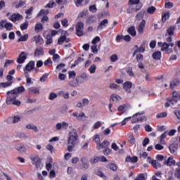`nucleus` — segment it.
<instances>
[{"label": "nucleus", "instance_id": "nucleus-25", "mask_svg": "<svg viewBox=\"0 0 180 180\" xmlns=\"http://www.w3.org/2000/svg\"><path fill=\"white\" fill-rule=\"evenodd\" d=\"M162 51H165V53H168L169 51V44L166 42L163 43L161 48Z\"/></svg>", "mask_w": 180, "mask_h": 180}, {"label": "nucleus", "instance_id": "nucleus-53", "mask_svg": "<svg viewBox=\"0 0 180 180\" xmlns=\"http://www.w3.org/2000/svg\"><path fill=\"white\" fill-rule=\"evenodd\" d=\"M56 98H57V94L54 92L50 93L49 98V101H54Z\"/></svg>", "mask_w": 180, "mask_h": 180}, {"label": "nucleus", "instance_id": "nucleus-7", "mask_svg": "<svg viewBox=\"0 0 180 180\" xmlns=\"http://www.w3.org/2000/svg\"><path fill=\"white\" fill-rule=\"evenodd\" d=\"M26 58H27V54L25 52H21L17 59V63H18V64H23Z\"/></svg>", "mask_w": 180, "mask_h": 180}, {"label": "nucleus", "instance_id": "nucleus-39", "mask_svg": "<svg viewBox=\"0 0 180 180\" xmlns=\"http://www.w3.org/2000/svg\"><path fill=\"white\" fill-rule=\"evenodd\" d=\"M10 119L12 120V123H18V122H20V117H19V115L11 117Z\"/></svg>", "mask_w": 180, "mask_h": 180}, {"label": "nucleus", "instance_id": "nucleus-49", "mask_svg": "<svg viewBox=\"0 0 180 180\" xmlns=\"http://www.w3.org/2000/svg\"><path fill=\"white\" fill-rule=\"evenodd\" d=\"M99 161V158L98 156H94L93 158L90 160V164H96Z\"/></svg>", "mask_w": 180, "mask_h": 180}, {"label": "nucleus", "instance_id": "nucleus-24", "mask_svg": "<svg viewBox=\"0 0 180 180\" xmlns=\"http://www.w3.org/2000/svg\"><path fill=\"white\" fill-rule=\"evenodd\" d=\"M137 161H139V158H137V156H133V157L128 156L126 158L127 162H137Z\"/></svg>", "mask_w": 180, "mask_h": 180}, {"label": "nucleus", "instance_id": "nucleus-19", "mask_svg": "<svg viewBox=\"0 0 180 180\" xmlns=\"http://www.w3.org/2000/svg\"><path fill=\"white\" fill-rule=\"evenodd\" d=\"M133 84L131 83V82H125L122 86L123 88L125 91H127V92H130V91L129 89H130V88H131Z\"/></svg>", "mask_w": 180, "mask_h": 180}, {"label": "nucleus", "instance_id": "nucleus-34", "mask_svg": "<svg viewBox=\"0 0 180 180\" xmlns=\"http://www.w3.org/2000/svg\"><path fill=\"white\" fill-rule=\"evenodd\" d=\"M59 95L62 96V98H64V99H68V98H70V93L68 92L60 91Z\"/></svg>", "mask_w": 180, "mask_h": 180}, {"label": "nucleus", "instance_id": "nucleus-60", "mask_svg": "<svg viewBox=\"0 0 180 180\" xmlns=\"http://www.w3.org/2000/svg\"><path fill=\"white\" fill-rule=\"evenodd\" d=\"M148 13L153 14L154 12H155V7L154 6H150L147 9Z\"/></svg>", "mask_w": 180, "mask_h": 180}, {"label": "nucleus", "instance_id": "nucleus-29", "mask_svg": "<svg viewBox=\"0 0 180 180\" xmlns=\"http://www.w3.org/2000/svg\"><path fill=\"white\" fill-rule=\"evenodd\" d=\"M41 30H43V25H41L40 22L37 23L35 25L34 31L37 33Z\"/></svg>", "mask_w": 180, "mask_h": 180}, {"label": "nucleus", "instance_id": "nucleus-51", "mask_svg": "<svg viewBox=\"0 0 180 180\" xmlns=\"http://www.w3.org/2000/svg\"><path fill=\"white\" fill-rule=\"evenodd\" d=\"M4 27L5 29H6V30H11L12 28L13 27V25L11 22H7Z\"/></svg>", "mask_w": 180, "mask_h": 180}, {"label": "nucleus", "instance_id": "nucleus-43", "mask_svg": "<svg viewBox=\"0 0 180 180\" xmlns=\"http://www.w3.org/2000/svg\"><path fill=\"white\" fill-rule=\"evenodd\" d=\"M93 141H94L95 143H96V144H99L100 141H101V138L99 136L98 134H96L93 136L92 139Z\"/></svg>", "mask_w": 180, "mask_h": 180}, {"label": "nucleus", "instance_id": "nucleus-37", "mask_svg": "<svg viewBox=\"0 0 180 180\" xmlns=\"http://www.w3.org/2000/svg\"><path fill=\"white\" fill-rule=\"evenodd\" d=\"M30 95H34L36 94H40V90L37 88L31 89L29 90Z\"/></svg>", "mask_w": 180, "mask_h": 180}, {"label": "nucleus", "instance_id": "nucleus-32", "mask_svg": "<svg viewBox=\"0 0 180 180\" xmlns=\"http://www.w3.org/2000/svg\"><path fill=\"white\" fill-rule=\"evenodd\" d=\"M144 11H140L139 13H138L136 15V20H141V19L144 18Z\"/></svg>", "mask_w": 180, "mask_h": 180}, {"label": "nucleus", "instance_id": "nucleus-21", "mask_svg": "<svg viewBox=\"0 0 180 180\" xmlns=\"http://www.w3.org/2000/svg\"><path fill=\"white\" fill-rule=\"evenodd\" d=\"M178 85H179V81H178L176 79H174L170 82L169 88L170 89H174V88L178 86Z\"/></svg>", "mask_w": 180, "mask_h": 180}, {"label": "nucleus", "instance_id": "nucleus-42", "mask_svg": "<svg viewBox=\"0 0 180 180\" xmlns=\"http://www.w3.org/2000/svg\"><path fill=\"white\" fill-rule=\"evenodd\" d=\"M27 27H29V22L28 21H25V22H23L20 25L21 30H26V29H27Z\"/></svg>", "mask_w": 180, "mask_h": 180}, {"label": "nucleus", "instance_id": "nucleus-18", "mask_svg": "<svg viewBox=\"0 0 180 180\" xmlns=\"http://www.w3.org/2000/svg\"><path fill=\"white\" fill-rule=\"evenodd\" d=\"M108 23H109V22L108 21V19H104L103 20H102L97 30H102V29H103V27H106V25H108Z\"/></svg>", "mask_w": 180, "mask_h": 180}, {"label": "nucleus", "instance_id": "nucleus-38", "mask_svg": "<svg viewBox=\"0 0 180 180\" xmlns=\"http://www.w3.org/2000/svg\"><path fill=\"white\" fill-rule=\"evenodd\" d=\"M89 71L90 74H95V72H96V65H91L89 69Z\"/></svg>", "mask_w": 180, "mask_h": 180}, {"label": "nucleus", "instance_id": "nucleus-58", "mask_svg": "<svg viewBox=\"0 0 180 180\" xmlns=\"http://www.w3.org/2000/svg\"><path fill=\"white\" fill-rule=\"evenodd\" d=\"M62 26L64 27H68V20L67 18L63 19L61 20Z\"/></svg>", "mask_w": 180, "mask_h": 180}, {"label": "nucleus", "instance_id": "nucleus-35", "mask_svg": "<svg viewBox=\"0 0 180 180\" xmlns=\"http://www.w3.org/2000/svg\"><path fill=\"white\" fill-rule=\"evenodd\" d=\"M153 58H154V60H160V58H161V52L156 51L153 53Z\"/></svg>", "mask_w": 180, "mask_h": 180}, {"label": "nucleus", "instance_id": "nucleus-61", "mask_svg": "<svg viewBox=\"0 0 180 180\" xmlns=\"http://www.w3.org/2000/svg\"><path fill=\"white\" fill-rule=\"evenodd\" d=\"M145 130L148 133H151V131H153V128L150 126V124H146L145 125Z\"/></svg>", "mask_w": 180, "mask_h": 180}, {"label": "nucleus", "instance_id": "nucleus-48", "mask_svg": "<svg viewBox=\"0 0 180 180\" xmlns=\"http://www.w3.org/2000/svg\"><path fill=\"white\" fill-rule=\"evenodd\" d=\"M168 19H169V13H165L162 17V22H167Z\"/></svg>", "mask_w": 180, "mask_h": 180}, {"label": "nucleus", "instance_id": "nucleus-63", "mask_svg": "<svg viewBox=\"0 0 180 180\" xmlns=\"http://www.w3.org/2000/svg\"><path fill=\"white\" fill-rule=\"evenodd\" d=\"M135 180H146V176H144V174H139Z\"/></svg>", "mask_w": 180, "mask_h": 180}, {"label": "nucleus", "instance_id": "nucleus-62", "mask_svg": "<svg viewBox=\"0 0 180 180\" xmlns=\"http://www.w3.org/2000/svg\"><path fill=\"white\" fill-rule=\"evenodd\" d=\"M53 43V38L50 36L46 37V44H51Z\"/></svg>", "mask_w": 180, "mask_h": 180}, {"label": "nucleus", "instance_id": "nucleus-5", "mask_svg": "<svg viewBox=\"0 0 180 180\" xmlns=\"http://www.w3.org/2000/svg\"><path fill=\"white\" fill-rule=\"evenodd\" d=\"M31 161H32V164L36 165L37 168H41L42 165L41 162L40 161V158L37 155H32L30 156Z\"/></svg>", "mask_w": 180, "mask_h": 180}, {"label": "nucleus", "instance_id": "nucleus-17", "mask_svg": "<svg viewBox=\"0 0 180 180\" xmlns=\"http://www.w3.org/2000/svg\"><path fill=\"white\" fill-rule=\"evenodd\" d=\"M40 56H44V50L43 48H37L34 51V56L40 57Z\"/></svg>", "mask_w": 180, "mask_h": 180}, {"label": "nucleus", "instance_id": "nucleus-22", "mask_svg": "<svg viewBox=\"0 0 180 180\" xmlns=\"http://www.w3.org/2000/svg\"><path fill=\"white\" fill-rule=\"evenodd\" d=\"M169 150L172 154H174L175 151L178 150V144L172 143L169 146Z\"/></svg>", "mask_w": 180, "mask_h": 180}, {"label": "nucleus", "instance_id": "nucleus-59", "mask_svg": "<svg viewBox=\"0 0 180 180\" xmlns=\"http://www.w3.org/2000/svg\"><path fill=\"white\" fill-rule=\"evenodd\" d=\"M82 103H83V106H88V105H89V100L88 98H82Z\"/></svg>", "mask_w": 180, "mask_h": 180}, {"label": "nucleus", "instance_id": "nucleus-3", "mask_svg": "<svg viewBox=\"0 0 180 180\" xmlns=\"http://www.w3.org/2000/svg\"><path fill=\"white\" fill-rule=\"evenodd\" d=\"M128 4L127 13H133V12H137L141 9L142 5L140 4V0H129Z\"/></svg>", "mask_w": 180, "mask_h": 180}, {"label": "nucleus", "instance_id": "nucleus-28", "mask_svg": "<svg viewBox=\"0 0 180 180\" xmlns=\"http://www.w3.org/2000/svg\"><path fill=\"white\" fill-rule=\"evenodd\" d=\"M127 32L131 36H136V28L134 27H131L127 30Z\"/></svg>", "mask_w": 180, "mask_h": 180}, {"label": "nucleus", "instance_id": "nucleus-41", "mask_svg": "<svg viewBox=\"0 0 180 180\" xmlns=\"http://www.w3.org/2000/svg\"><path fill=\"white\" fill-rule=\"evenodd\" d=\"M27 39H29V34H25V35L21 36L18 39V41L20 42V41H26V40H27Z\"/></svg>", "mask_w": 180, "mask_h": 180}, {"label": "nucleus", "instance_id": "nucleus-27", "mask_svg": "<svg viewBox=\"0 0 180 180\" xmlns=\"http://www.w3.org/2000/svg\"><path fill=\"white\" fill-rule=\"evenodd\" d=\"M107 168H109V169H111V171L116 172L117 171V166L115 163H110L107 165Z\"/></svg>", "mask_w": 180, "mask_h": 180}, {"label": "nucleus", "instance_id": "nucleus-57", "mask_svg": "<svg viewBox=\"0 0 180 180\" xmlns=\"http://www.w3.org/2000/svg\"><path fill=\"white\" fill-rule=\"evenodd\" d=\"M65 41V35L60 37L58 40V44H63Z\"/></svg>", "mask_w": 180, "mask_h": 180}, {"label": "nucleus", "instance_id": "nucleus-46", "mask_svg": "<svg viewBox=\"0 0 180 180\" xmlns=\"http://www.w3.org/2000/svg\"><path fill=\"white\" fill-rule=\"evenodd\" d=\"M69 79H74L77 77V73L75 71H69Z\"/></svg>", "mask_w": 180, "mask_h": 180}, {"label": "nucleus", "instance_id": "nucleus-13", "mask_svg": "<svg viewBox=\"0 0 180 180\" xmlns=\"http://www.w3.org/2000/svg\"><path fill=\"white\" fill-rule=\"evenodd\" d=\"M110 144V143H109V141L105 140L101 143L97 144V148H99V150H101V148H108Z\"/></svg>", "mask_w": 180, "mask_h": 180}, {"label": "nucleus", "instance_id": "nucleus-10", "mask_svg": "<svg viewBox=\"0 0 180 180\" xmlns=\"http://www.w3.org/2000/svg\"><path fill=\"white\" fill-rule=\"evenodd\" d=\"M144 27H146V20H142L139 25L137 27V31L140 34H143V33H144Z\"/></svg>", "mask_w": 180, "mask_h": 180}, {"label": "nucleus", "instance_id": "nucleus-12", "mask_svg": "<svg viewBox=\"0 0 180 180\" xmlns=\"http://www.w3.org/2000/svg\"><path fill=\"white\" fill-rule=\"evenodd\" d=\"M96 16L95 15H90L86 19V23L87 25H93V23H96Z\"/></svg>", "mask_w": 180, "mask_h": 180}, {"label": "nucleus", "instance_id": "nucleus-20", "mask_svg": "<svg viewBox=\"0 0 180 180\" xmlns=\"http://www.w3.org/2000/svg\"><path fill=\"white\" fill-rule=\"evenodd\" d=\"M15 149L17 150V151H19V153H26V146L24 145H16Z\"/></svg>", "mask_w": 180, "mask_h": 180}, {"label": "nucleus", "instance_id": "nucleus-8", "mask_svg": "<svg viewBox=\"0 0 180 180\" xmlns=\"http://www.w3.org/2000/svg\"><path fill=\"white\" fill-rule=\"evenodd\" d=\"M146 41L142 42L140 47L134 51L133 56L134 57L137 53H144L146 51Z\"/></svg>", "mask_w": 180, "mask_h": 180}, {"label": "nucleus", "instance_id": "nucleus-56", "mask_svg": "<svg viewBox=\"0 0 180 180\" xmlns=\"http://www.w3.org/2000/svg\"><path fill=\"white\" fill-rule=\"evenodd\" d=\"M91 49L92 50V53L94 54H98V46L95 45V44L91 46Z\"/></svg>", "mask_w": 180, "mask_h": 180}, {"label": "nucleus", "instance_id": "nucleus-23", "mask_svg": "<svg viewBox=\"0 0 180 180\" xmlns=\"http://www.w3.org/2000/svg\"><path fill=\"white\" fill-rule=\"evenodd\" d=\"M26 129H28V130H34V131H35L36 133L39 131V129L37 128V127H36V125L33 124H27Z\"/></svg>", "mask_w": 180, "mask_h": 180}, {"label": "nucleus", "instance_id": "nucleus-26", "mask_svg": "<svg viewBox=\"0 0 180 180\" xmlns=\"http://www.w3.org/2000/svg\"><path fill=\"white\" fill-rule=\"evenodd\" d=\"M151 165L153 167V168H155L156 169H158V168H161V163H160L157 160H153L151 162Z\"/></svg>", "mask_w": 180, "mask_h": 180}, {"label": "nucleus", "instance_id": "nucleus-16", "mask_svg": "<svg viewBox=\"0 0 180 180\" xmlns=\"http://www.w3.org/2000/svg\"><path fill=\"white\" fill-rule=\"evenodd\" d=\"M34 68V61H30L25 66L24 71H32Z\"/></svg>", "mask_w": 180, "mask_h": 180}, {"label": "nucleus", "instance_id": "nucleus-54", "mask_svg": "<svg viewBox=\"0 0 180 180\" xmlns=\"http://www.w3.org/2000/svg\"><path fill=\"white\" fill-rule=\"evenodd\" d=\"M110 60L112 61V63H115V61H117V60H119V58L117 57V55L113 54L110 57Z\"/></svg>", "mask_w": 180, "mask_h": 180}, {"label": "nucleus", "instance_id": "nucleus-40", "mask_svg": "<svg viewBox=\"0 0 180 180\" xmlns=\"http://www.w3.org/2000/svg\"><path fill=\"white\" fill-rule=\"evenodd\" d=\"M85 119H86V115H85V113H84V112H80L79 114L78 117H77V120L84 121V120H85Z\"/></svg>", "mask_w": 180, "mask_h": 180}, {"label": "nucleus", "instance_id": "nucleus-47", "mask_svg": "<svg viewBox=\"0 0 180 180\" xmlns=\"http://www.w3.org/2000/svg\"><path fill=\"white\" fill-rule=\"evenodd\" d=\"M26 6V3L25 1H20V3L17 5H15L16 9L19 8H25Z\"/></svg>", "mask_w": 180, "mask_h": 180}, {"label": "nucleus", "instance_id": "nucleus-15", "mask_svg": "<svg viewBox=\"0 0 180 180\" xmlns=\"http://www.w3.org/2000/svg\"><path fill=\"white\" fill-rule=\"evenodd\" d=\"M130 109V105L129 103L120 105L117 108L118 112H126Z\"/></svg>", "mask_w": 180, "mask_h": 180}, {"label": "nucleus", "instance_id": "nucleus-9", "mask_svg": "<svg viewBox=\"0 0 180 180\" xmlns=\"http://www.w3.org/2000/svg\"><path fill=\"white\" fill-rule=\"evenodd\" d=\"M84 82V81H80L78 79H72V80H70L69 82V85L70 86H78V85H81V84H82Z\"/></svg>", "mask_w": 180, "mask_h": 180}, {"label": "nucleus", "instance_id": "nucleus-64", "mask_svg": "<svg viewBox=\"0 0 180 180\" xmlns=\"http://www.w3.org/2000/svg\"><path fill=\"white\" fill-rule=\"evenodd\" d=\"M110 89H119V85L111 83L110 84Z\"/></svg>", "mask_w": 180, "mask_h": 180}, {"label": "nucleus", "instance_id": "nucleus-30", "mask_svg": "<svg viewBox=\"0 0 180 180\" xmlns=\"http://www.w3.org/2000/svg\"><path fill=\"white\" fill-rule=\"evenodd\" d=\"M120 99V96H117V94H112L110 96V102H117Z\"/></svg>", "mask_w": 180, "mask_h": 180}, {"label": "nucleus", "instance_id": "nucleus-11", "mask_svg": "<svg viewBox=\"0 0 180 180\" xmlns=\"http://www.w3.org/2000/svg\"><path fill=\"white\" fill-rule=\"evenodd\" d=\"M175 160H174V157L170 156L167 160L164 161V165H167V167H172V165H174Z\"/></svg>", "mask_w": 180, "mask_h": 180}, {"label": "nucleus", "instance_id": "nucleus-45", "mask_svg": "<svg viewBox=\"0 0 180 180\" xmlns=\"http://www.w3.org/2000/svg\"><path fill=\"white\" fill-rule=\"evenodd\" d=\"M47 78H49V73H45L39 78V81L40 82H46Z\"/></svg>", "mask_w": 180, "mask_h": 180}, {"label": "nucleus", "instance_id": "nucleus-36", "mask_svg": "<svg viewBox=\"0 0 180 180\" xmlns=\"http://www.w3.org/2000/svg\"><path fill=\"white\" fill-rule=\"evenodd\" d=\"M174 30L175 27L171 26L167 30V33L169 34V36H173Z\"/></svg>", "mask_w": 180, "mask_h": 180}, {"label": "nucleus", "instance_id": "nucleus-6", "mask_svg": "<svg viewBox=\"0 0 180 180\" xmlns=\"http://www.w3.org/2000/svg\"><path fill=\"white\" fill-rule=\"evenodd\" d=\"M9 20H11V22H17V20H20L23 19V16L20 15V13H13L11 16L8 18Z\"/></svg>", "mask_w": 180, "mask_h": 180}, {"label": "nucleus", "instance_id": "nucleus-31", "mask_svg": "<svg viewBox=\"0 0 180 180\" xmlns=\"http://www.w3.org/2000/svg\"><path fill=\"white\" fill-rule=\"evenodd\" d=\"M139 115H141V114L136 113L133 115V119L131 120V123H138V122H140V118H139Z\"/></svg>", "mask_w": 180, "mask_h": 180}, {"label": "nucleus", "instance_id": "nucleus-1", "mask_svg": "<svg viewBox=\"0 0 180 180\" xmlns=\"http://www.w3.org/2000/svg\"><path fill=\"white\" fill-rule=\"evenodd\" d=\"M24 91H25V87L21 86L15 88L11 91H7L6 96V102L7 105H15V106H20V101L17 100L16 98H18V95H19V94H23Z\"/></svg>", "mask_w": 180, "mask_h": 180}, {"label": "nucleus", "instance_id": "nucleus-14", "mask_svg": "<svg viewBox=\"0 0 180 180\" xmlns=\"http://www.w3.org/2000/svg\"><path fill=\"white\" fill-rule=\"evenodd\" d=\"M82 162V169L84 171H86V169H88L89 165H88V160L86 158H82L81 159Z\"/></svg>", "mask_w": 180, "mask_h": 180}, {"label": "nucleus", "instance_id": "nucleus-52", "mask_svg": "<svg viewBox=\"0 0 180 180\" xmlns=\"http://www.w3.org/2000/svg\"><path fill=\"white\" fill-rule=\"evenodd\" d=\"M47 14H49V10L41 9L38 13V16H41L43 15H47Z\"/></svg>", "mask_w": 180, "mask_h": 180}, {"label": "nucleus", "instance_id": "nucleus-4", "mask_svg": "<svg viewBox=\"0 0 180 180\" xmlns=\"http://www.w3.org/2000/svg\"><path fill=\"white\" fill-rule=\"evenodd\" d=\"M77 36L81 37L84 35V22L79 21L75 26Z\"/></svg>", "mask_w": 180, "mask_h": 180}, {"label": "nucleus", "instance_id": "nucleus-50", "mask_svg": "<svg viewBox=\"0 0 180 180\" xmlns=\"http://www.w3.org/2000/svg\"><path fill=\"white\" fill-rule=\"evenodd\" d=\"M172 6H174V4L172 2L166 1L165 4V8H166L167 9H171Z\"/></svg>", "mask_w": 180, "mask_h": 180}, {"label": "nucleus", "instance_id": "nucleus-44", "mask_svg": "<svg viewBox=\"0 0 180 180\" xmlns=\"http://www.w3.org/2000/svg\"><path fill=\"white\" fill-rule=\"evenodd\" d=\"M34 39L37 44L43 41V38H41V36L40 35L34 37Z\"/></svg>", "mask_w": 180, "mask_h": 180}, {"label": "nucleus", "instance_id": "nucleus-33", "mask_svg": "<svg viewBox=\"0 0 180 180\" xmlns=\"http://www.w3.org/2000/svg\"><path fill=\"white\" fill-rule=\"evenodd\" d=\"M12 86V82H6L4 83H0V88H8V86Z\"/></svg>", "mask_w": 180, "mask_h": 180}, {"label": "nucleus", "instance_id": "nucleus-55", "mask_svg": "<svg viewBox=\"0 0 180 180\" xmlns=\"http://www.w3.org/2000/svg\"><path fill=\"white\" fill-rule=\"evenodd\" d=\"M167 115L168 114L167 113V112H163L158 113L156 115V117L159 118L167 117Z\"/></svg>", "mask_w": 180, "mask_h": 180}, {"label": "nucleus", "instance_id": "nucleus-2", "mask_svg": "<svg viewBox=\"0 0 180 180\" xmlns=\"http://www.w3.org/2000/svg\"><path fill=\"white\" fill-rule=\"evenodd\" d=\"M78 141V133L77 132V129H72L69 133V136L68 139V150L71 152L74 150V147L77 144V141Z\"/></svg>", "mask_w": 180, "mask_h": 180}]
</instances>
